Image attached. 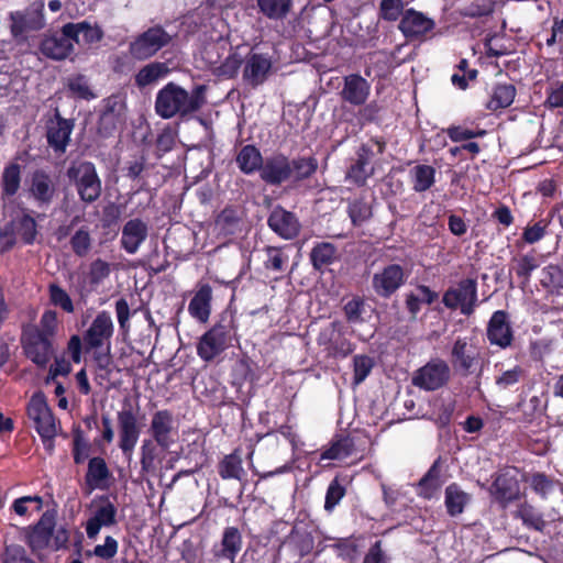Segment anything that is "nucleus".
<instances>
[{"instance_id":"obj_1","label":"nucleus","mask_w":563,"mask_h":563,"mask_svg":"<svg viewBox=\"0 0 563 563\" xmlns=\"http://www.w3.org/2000/svg\"><path fill=\"white\" fill-rule=\"evenodd\" d=\"M206 102V86H196L189 92L175 82H168L156 95L155 111L162 119L187 118Z\"/></svg>"},{"instance_id":"obj_2","label":"nucleus","mask_w":563,"mask_h":563,"mask_svg":"<svg viewBox=\"0 0 563 563\" xmlns=\"http://www.w3.org/2000/svg\"><path fill=\"white\" fill-rule=\"evenodd\" d=\"M201 57L213 75L223 78L234 77L243 63L242 55L223 38L207 44Z\"/></svg>"},{"instance_id":"obj_3","label":"nucleus","mask_w":563,"mask_h":563,"mask_svg":"<svg viewBox=\"0 0 563 563\" xmlns=\"http://www.w3.org/2000/svg\"><path fill=\"white\" fill-rule=\"evenodd\" d=\"M26 411L29 419L33 422L47 448L52 449V441L57 434L58 423L46 402L45 396L42 393H35L27 404Z\"/></svg>"},{"instance_id":"obj_4","label":"nucleus","mask_w":563,"mask_h":563,"mask_svg":"<svg viewBox=\"0 0 563 563\" xmlns=\"http://www.w3.org/2000/svg\"><path fill=\"white\" fill-rule=\"evenodd\" d=\"M67 177L74 184L80 199L85 202H93L101 195V180L96 167L90 162L74 163L67 169Z\"/></svg>"},{"instance_id":"obj_5","label":"nucleus","mask_w":563,"mask_h":563,"mask_svg":"<svg viewBox=\"0 0 563 563\" xmlns=\"http://www.w3.org/2000/svg\"><path fill=\"white\" fill-rule=\"evenodd\" d=\"M172 42L169 35L162 26L155 25L134 37L129 44V53L136 60L153 57L158 51Z\"/></svg>"},{"instance_id":"obj_6","label":"nucleus","mask_w":563,"mask_h":563,"mask_svg":"<svg viewBox=\"0 0 563 563\" xmlns=\"http://www.w3.org/2000/svg\"><path fill=\"white\" fill-rule=\"evenodd\" d=\"M25 186L29 198L41 207L51 205L57 192L53 175L43 168L33 170L27 176Z\"/></svg>"},{"instance_id":"obj_7","label":"nucleus","mask_w":563,"mask_h":563,"mask_svg":"<svg viewBox=\"0 0 563 563\" xmlns=\"http://www.w3.org/2000/svg\"><path fill=\"white\" fill-rule=\"evenodd\" d=\"M450 377L451 368L449 364L441 358H434L416 372L412 384L431 391L443 387L450 380Z\"/></svg>"},{"instance_id":"obj_8","label":"nucleus","mask_w":563,"mask_h":563,"mask_svg":"<svg viewBox=\"0 0 563 563\" xmlns=\"http://www.w3.org/2000/svg\"><path fill=\"white\" fill-rule=\"evenodd\" d=\"M119 429V448L130 460L139 441L142 424L131 406L122 408L117 416Z\"/></svg>"},{"instance_id":"obj_9","label":"nucleus","mask_w":563,"mask_h":563,"mask_svg":"<svg viewBox=\"0 0 563 563\" xmlns=\"http://www.w3.org/2000/svg\"><path fill=\"white\" fill-rule=\"evenodd\" d=\"M230 339L231 329L229 325L214 324L200 338L197 353L203 361L210 362L228 347Z\"/></svg>"},{"instance_id":"obj_10","label":"nucleus","mask_w":563,"mask_h":563,"mask_svg":"<svg viewBox=\"0 0 563 563\" xmlns=\"http://www.w3.org/2000/svg\"><path fill=\"white\" fill-rule=\"evenodd\" d=\"M117 508L108 497L95 498L90 504V517L85 529L89 539H95L101 528L111 527L117 522Z\"/></svg>"},{"instance_id":"obj_11","label":"nucleus","mask_w":563,"mask_h":563,"mask_svg":"<svg viewBox=\"0 0 563 563\" xmlns=\"http://www.w3.org/2000/svg\"><path fill=\"white\" fill-rule=\"evenodd\" d=\"M22 346L27 358L40 367H45L53 355L52 341L36 329H24Z\"/></svg>"},{"instance_id":"obj_12","label":"nucleus","mask_w":563,"mask_h":563,"mask_svg":"<svg viewBox=\"0 0 563 563\" xmlns=\"http://www.w3.org/2000/svg\"><path fill=\"white\" fill-rule=\"evenodd\" d=\"M477 300L476 282L464 279L456 287L450 288L443 296V303L450 309H460L462 313L473 312Z\"/></svg>"},{"instance_id":"obj_13","label":"nucleus","mask_w":563,"mask_h":563,"mask_svg":"<svg viewBox=\"0 0 563 563\" xmlns=\"http://www.w3.org/2000/svg\"><path fill=\"white\" fill-rule=\"evenodd\" d=\"M479 361V351L470 338H457L451 349V363L463 375L473 372Z\"/></svg>"},{"instance_id":"obj_14","label":"nucleus","mask_w":563,"mask_h":563,"mask_svg":"<svg viewBox=\"0 0 563 563\" xmlns=\"http://www.w3.org/2000/svg\"><path fill=\"white\" fill-rule=\"evenodd\" d=\"M44 3L36 1L25 11L13 12L11 19V32L14 36L22 35L31 31H37L44 27Z\"/></svg>"},{"instance_id":"obj_15","label":"nucleus","mask_w":563,"mask_h":563,"mask_svg":"<svg viewBox=\"0 0 563 563\" xmlns=\"http://www.w3.org/2000/svg\"><path fill=\"white\" fill-rule=\"evenodd\" d=\"M113 331L114 324L111 314L100 311L84 333L82 341L88 349H100L110 343Z\"/></svg>"},{"instance_id":"obj_16","label":"nucleus","mask_w":563,"mask_h":563,"mask_svg":"<svg viewBox=\"0 0 563 563\" xmlns=\"http://www.w3.org/2000/svg\"><path fill=\"white\" fill-rule=\"evenodd\" d=\"M405 279L404 268L398 264H390L374 274L372 286L378 296L388 298L405 283Z\"/></svg>"},{"instance_id":"obj_17","label":"nucleus","mask_w":563,"mask_h":563,"mask_svg":"<svg viewBox=\"0 0 563 563\" xmlns=\"http://www.w3.org/2000/svg\"><path fill=\"white\" fill-rule=\"evenodd\" d=\"M272 66L273 63L269 56L260 53H251L244 63V82L253 88L264 84L271 74Z\"/></svg>"},{"instance_id":"obj_18","label":"nucleus","mask_w":563,"mask_h":563,"mask_svg":"<svg viewBox=\"0 0 563 563\" xmlns=\"http://www.w3.org/2000/svg\"><path fill=\"white\" fill-rule=\"evenodd\" d=\"M267 223L276 234L285 240L296 238L300 231V223L297 217L280 206L273 209Z\"/></svg>"},{"instance_id":"obj_19","label":"nucleus","mask_w":563,"mask_h":563,"mask_svg":"<svg viewBox=\"0 0 563 563\" xmlns=\"http://www.w3.org/2000/svg\"><path fill=\"white\" fill-rule=\"evenodd\" d=\"M434 27V21L416 10H407L399 23V30L407 38H420Z\"/></svg>"},{"instance_id":"obj_20","label":"nucleus","mask_w":563,"mask_h":563,"mask_svg":"<svg viewBox=\"0 0 563 563\" xmlns=\"http://www.w3.org/2000/svg\"><path fill=\"white\" fill-rule=\"evenodd\" d=\"M288 158L284 155L267 157L261 167V178L269 185H280L290 180Z\"/></svg>"},{"instance_id":"obj_21","label":"nucleus","mask_w":563,"mask_h":563,"mask_svg":"<svg viewBox=\"0 0 563 563\" xmlns=\"http://www.w3.org/2000/svg\"><path fill=\"white\" fill-rule=\"evenodd\" d=\"M64 34L71 37L73 43L78 45H91L103 37V31L97 23L81 21L64 25Z\"/></svg>"},{"instance_id":"obj_22","label":"nucleus","mask_w":563,"mask_h":563,"mask_svg":"<svg viewBox=\"0 0 563 563\" xmlns=\"http://www.w3.org/2000/svg\"><path fill=\"white\" fill-rule=\"evenodd\" d=\"M148 234L147 224L141 219H131L122 228L121 246L129 253L137 252Z\"/></svg>"},{"instance_id":"obj_23","label":"nucleus","mask_w":563,"mask_h":563,"mask_svg":"<svg viewBox=\"0 0 563 563\" xmlns=\"http://www.w3.org/2000/svg\"><path fill=\"white\" fill-rule=\"evenodd\" d=\"M150 432L163 449H168L173 440V416L168 410H159L152 417Z\"/></svg>"},{"instance_id":"obj_24","label":"nucleus","mask_w":563,"mask_h":563,"mask_svg":"<svg viewBox=\"0 0 563 563\" xmlns=\"http://www.w3.org/2000/svg\"><path fill=\"white\" fill-rule=\"evenodd\" d=\"M73 123L69 120L63 119L58 113L47 123V142L58 152H65L68 145L70 133L73 131Z\"/></svg>"},{"instance_id":"obj_25","label":"nucleus","mask_w":563,"mask_h":563,"mask_svg":"<svg viewBox=\"0 0 563 563\" xmlns=\"http://www.w3.org/2000/svg\"><path fill=\"white\" fill-rule=\"evenodd\" d=\"M74 51V44L70 36L64 34V26L60 34H54L45 37L41 43V52L52 59H65Z\"/></svg>"},{"instance_id":"obj_26","label":"nucleus","mask_w":563,"mask_h":563,"mask_svg":"<svg viewBox=\"0 0 563 563\" xmlns=\"http://www.w3.org/2000/svg\"><path fill=\"white\" fill-rule=\"evenodd\" d=\"M369 95V84L360 75H349L344 78V86L341 90V98L353 104L365 103Z\"/></svg>"},{"instance_id":"obj_27","label":"nucleus","mask_w":563,"mask_h":563,"mask_svg":"<svg viewBox=\"0 0 563 563\" xmlns=\"http://www.w3.org/2000/svg\"><path fill=\"white\" fill-rule=\"evenodd\" d=\"M504 311H496L488 324L487 336L492 344L506 347L511 343L512 333Z\"/></svg>"},{"instance_id":"obj_28","label":"nucleus","mask_w":563,"mask_h":563,"mask_svg":"<svg viewBox=\"0 0 563 563\" xmlns=\"http://www.w3.org/2000/svg\"><path fill=\"white\" fill-rule=\"evenodd\" d=\"M212 289L209 285H201L189 302L190 314L201 322H207L210 316Z\"/></svg>"},{"instance_id":"obj_29","label":"nucleus","mask_w":563,"mask_h":563,"mask_svg":"<svg viewBox=\"0 0 563 563\" xmlns=\"http://www.w3.org/2000/svg\"><path fill=\"white\" fill-rule=\"evenodd\" d=\"M169 68L166 63L152 62L144 65L134 76V82L139 88H145L167 76Z\"/></svg>"},{"instance_id":"obj_30","label":"nucleus","mask_w":563,"mask_h":563,"mask_svg":"<svg viewBox=\"0 0 563 563\" xmlns=\"http://www.w3.org/2000/svg\"><path fill=\"white\" fill-rule=\"evenodd\" d=\"M371 158V151L362 146L357 153V161L350 167L346 179L357 186H363L372 175V168H367Z\"/></svg>"},{"instance_id":"obj_31","label":"nucleus","mask_w":563,"mask_h":563,"mask_svg":"<svg viewBox=\"0 0 563 563\" xmlns=\"http://www.w3.org/2000/svg\"><path fill=\"white\" fill-rule=\"evenodd\" d=\"M216 230L224 238L235 235L241 232L240 212L232 208H225L216 220Z\"/></svg>"},{"instance_id":"obj_32","label":"nucleus","mask_w":563,"mask_h":563,"mask_svg":"<svg viewBox=\"0 0 563 563\" xmlns=\"http://www.w3.org/2000/svg\"><path fill=\"white\" fill-rule=\"evenodd\" d=\"M241 548L242 537L240 531L234 527H229L223 532L221 549L217 552V556L228 559L233 563Z\"/></svg>"},{"instance_id":"obj_33","label":"nucleus","mask_w":563,"mask_h":563,"mask_svg":"<svg viewBox=\"0 0 563 563\" xmlns=\"http://www.w3.org/2000/svg\"><path fill=\"white\" fill-rule=\"evenodd\" d=\"M470 500L471 496L456 484H451L445 488V507L450 516L461 515Z\"/></svg>"},{"instance_id":"obj_34","label":"nucleus","mask_w":563,"mask_h":563,"mask_svg":"<svg viewBox=\"0 0 563 563\" xmlns=\"http://www.w3.org/2000/svg\"><path fill=\"white\" fill-rule=\"evenodd\" d=\"M263 158L260 151L253 145L244 146L236 157L240 169L245 174H252L263 165Z\"/></svg>"},{"instance_id":"obj_35","label":"nucleus","mask_w":563,"mask_h":563,"mask_svg":"<svg viewBox=\"0 0 563 563\" xmlns=\"http://www.w3.org/2000/svg\"><path fill=\"white\" fill-rule=\"evenodd\" d=\"M21 185V167L16 162L8 164L2 173L1 188L5 196H14Z\"/></svg>"},{"instance_id":"obj_36","label":"nucleus","mask_w":563,"mask_h":563,"mask_svg":"<svg viewBox=\"0 0 563 563\" xmlns=\"http://www.w3.org/2000/svg\"><path fill=\"white\" fill-rule=\"evenodd\" d=\"M219 474L223 479L241 481L245 474L241 456L236 452L224 456L219 464Z\"/></svg>"},{"instance_id":"obj_37","label":"nucleus","mask_w":563,"mask_h":563,"mask_svg":"<svg viewBox=\"0 0 563 563\" xmlns=\"http://www.w3.org/2000/svg\"><path fill=\"white\" fill-rule=\"evenodd\" d=\"M290 179L294 181H300L309 178L316 173L318 168V162L313 157H300L297 159L289 161Z\"/></svg>"},{"instance_id":"obj_38","label":"nucleus","mask_w":563,"mask_h":563,"mask_svg":"<svg viewBox=\"0 0 563 563\" xmlns=\"http://www.w3.org/2000/svg\"><path fill=\"white\" fill-rule=\"evenodd\" d=\"M413 190L422 192L434 184L435 169L429 165H417L411 169Z\"/></svg>"},{"instance_id":"obj_39","label":"nucleus","mask_w":563,"mask_h":563,"mask_svg":"<svg viewBox=\"0 0 563 563\" xmlns=\"http://www.w3.org/2000/svg\"><path fill=\"white\" fill-rule=\"evenodd\" d=\"M516 88L512 85H498L495 87L487 107L490 110L509 107L515 99Z\"/></svg>"},{"instance_id":"obj_40","label":"nucleus","mask_w":563,"mask_h":563,"mask_svg":"<svg viewBox=\"0 0 563 563\" xmlns=\"http://www.w3.org/2000/svg\"><path fill=\"white\" fill-rule=\"evenodd\" d=\"M261 11L271 19L284 18L290 10L291 0H257Z\"/></svg>"},{"instance_id":"obj_41","label":"nucleus","mask_w":563,"mask_h":563,"mask_svg":"<svg viewBox=\"0 0 563 563\" xmlns=\"http://www.w3.org/2000/svg\"><path fill=\"white\" fill-rule=\"evenodd\" d=\"M13 225V233L20 235L24 243L31 244L34 242L37 231L36 222L31 216H22L14 221Z\"/></svg>"},{"instance_id":"obj_42","label":"nucleus","mask_w":563,"mask_h":563,"mask_svg":"<svg viewBox=\"0 0 563 563\" xmlns=\"http://www.w3.org/2000/svg\"><path fill=\"white\" fill-rule=\"evenodd\" d=\"M91 245L92 239L86 227L78 229L70 238L71 250L79 257L87 256L91 250Z\"/></svg>"},{"instance_id":"obj_43","label":"nucleus","mask_w":563,"mask_h":563,"mask_svg":"<svg viewBox=\"0 0 563 563\" xmlns=\"http://www.w3.org/2000/svg\"><path fill=\"white\" fill-rule=\"evenodd\" d=\"M109 476V470L103 459L93 457L89 461L86 475L87 483L93 488Z\"/></svg>"},{"instance_id":"obj_44","label":"nucleus","mask_w":563,"mask_h":563,"mask_svg":"<svg viewBox=\"0 0 563 563\" xmlns=\"http://www.w3.org/2000/svg\"><path fill=\"white\" fill-rule=\"evenodd\" d=\"M311 261L317 269L331 264L335 258V247L331 243H321L311 251Z\"/></svg>"},{"instance_id":"obj_45","label":"nucleus","mask_w":563,"mask_h":563,"mask_svg":"<svg viewBox=\"0 0 563 563\" xmlns=\"http://www.w3.org/2000/svg\"><path fill=\"white\" fill-rule=\"evenodd\" d=\"M541 285L550 290L563 287V272L558 265H549L541 272Z\"/></svg>"},{"instance_id":"obj_46","label":"nucleus","mask_w":563,"mask_h":563,"mask_svg":"<svg viewBox=\"0 0 563 563\" xmlns=\"http://www.w3.org/2000/svg\"><path fill=\"white\" fill-rule=\"evenodd\" d=\"M525 376V371L521 366H515L510 369L503 372L496 377L495 384L501 389L506 390L517 385Z\"/></svg>"},{"instance_id":"obj_47","label":"nucleus","mask_w":563,"mask_h":563,"mask_svg":"<svg viewBox=\"0 0 563 563\" xmlns=\"http://www.w3.org/2000/svg\"><path fill=\"white\" fill-rule=\"evenodd\" d=\"M57 323L56 312L53 310H46L42 314L38 325H30L26 329H36L40 334L51 340L57 330Z\"/></svg>"},{"instance_id":"obj_48","label":"nucleus","mask_w":563,"mask_h":563,"mask_svg":"<svg viewBox=\"0 0 563 563\" xmlns=\"http://www.w3.org/2000/svg\"><path fill=\"white\" fill-rule=\"evenodd\" d=\"M353 444L347 438L335 441L327 451L321 455L323 460H340L349 456L352 453Z\"/></svg>"},{"instance_id":"obj_49","label":"nucleus","mask_w":563,"mask_h":563,"mask_svg":"<svg viewBox=\"0 0 563 563\" xmlns=\"http://www.w3.org/2000/svg\"><path fill=\"white\" fill-rule=\"evenodd\" d=\"M538 267V263L532 255H523L512 260V269L527 283L532 271Z\"/></svg>"},{"instance_id":"obj_50","label":"nucleus","mask_w":563,"mask_h":563,"mask_svg":"<svg viewBox=\"0 0 563 563\" xmlns=\"http://www.w3.org/2000/svg\"><path fill=\"white\" fill-rule=\"evenodd\" d=\"M51 302L60 307L66 312L74 311V305L69 295L58 285L52 284L48 287Z\"/></svg>"},{"instance_id":"obj_51","label":"nucleus","mask_w":563,"mask_h":563,"mask_svg":"<svg viewBox=\"0 0 563 563\" xmlns=\"http://www.w3.org/2000/svg\"><path fill=\"white\" fill-rule=\"evenodd\" d=\"M349 214L353 224L360 225L371 218L372 210L366 202L362 200H355L350 203Z\"/></svg>"},{"instance_id":"obj_52","label":"nucleus","mask_w":563,"mask_h":563,"mask_svg":"<svg viewBox=\"0 0 563 563\" xmlns=\"http://www.w3.org/2000/svg\"><path fill=\"white\" fill-rule=\"evenodd\" d=\"M374 361L366 355H356L354 357V384H361L371 373Z\"/></svg>"},{"instance_id":"obj_53","label":"nucleus","mask_w":563,"mask_h":563,"mask_svg":"<svg viewBox=\"0 0 563 563\" xmlns=\"http://www.w3.org/2000/svg\"><path fill=\"white\" fill-rule=\"evenodd\" d=\"M345 494L344 487L335 478L333 479L327 490L324 509L332 511V509L340 503Z\"/></svg>"},{"instance_id":"obj_54","label":"nucleus","mask_w":563,"mask_h":563,"mask_svg":"<svg viewBox=\"0 0 563 563\" xmlns=\"http://www.w3.org/2000/svg\"><path fill=\"white\" fill-rule=\"evenodd\" d=\"M402 0H382L379 13L384 20L396 21L402 11Z\"/></svg>"},{"instance_id":"obj_55","label":"nucleus","mask_w":563,"mask_h":563,"mask_svg":"<svg viewBox=\"0 0 563 563\" xmlns=\"http://www.w3.org/2000/svg\"><path fill=\"white\" fill-rule=\"evenodd\" d=\"M156 446L151 440H144L141 446V466L142 471L151 472L154 470L156 459Z\"/></svg>"},{"instance_id":"obj_56","label":"nucleus","mask_w":563,"mask_h":563,"mask_svg":"<svg viewBox=\"0 0 563 563\" xmlns=\"http://www.w3.org/2000/svg\"><path fill=\"white\" fill-rule=\"evenodd\" d=\"M343 310L349 322H360L364 310V300L360 297H354L344 305Z\"/></svg>"},{"instance_id":"obj_57","label":"nucleus","mask_w":563,"mask_h":563,"mask_svg":"<svg viewBox=\"0 0 563 563\" xmlns=\"http://www.w3.org/2000/svg\"><path fill=\"white\" fill-rule=\"evenodd\" d=\"M110 274V265L101 258L91 262L89 268V278L92 284H99Z\"/></svg>"},{"instance_id":"obj_58","label":"nucleus","mask_w":563,"mask_h":563,"mask_svg":"<svg viewBox=\"0 0 563 563\" xmlns=\"http://www.w3.org/2000/svg\"><path fill=\"white\" fill-rule=\"evenodd\" d=\"M68 88L75 96L79 98L89 99L93 97L88 81L84 76L70 78L68 81Z\"/></svg>"},{"instance_id":"obj_59","label":"nucleus","mask_w":563,"mask_h":563,"mask_svg":"<svg viewBox=\"0 0 563 563\" xmlns=\"http://www.w3.org/2000/svg\"><path fill=\"white\" fill-rule=\"evenodd\" d=\"M118 552V542L114 538L108 536L102 544H98L93 549V554L100 559H112Z\"/></svg>"},{"instance_id":"obj_60","label":"nucleus","mask_w":563,"mask_h":563,"mask_svg":"<svg viewBox=\"0 0 563 563\" xmlns=\"http://www.w3.org/2000/svg\"><path fill=\"white\" fill-rule=\"evenodd\" d=\"M89 444L82 439L81 435H76L74 439V460L75 463L81 464L89 456Z\"/></svg>"},{"instance_id":"obj_61","label":"nucleus","mask_w":563,"mask_h":563,"mask_svg":"<svg viewBox=\"0 0 563 563\" xmlns=\"http://www.w3.org/2000/svg\"><path fill=\"white\" fill-rule=\"evenodd\" d=\"M448 134L453 142H461L464 140H471L476 136H482L485 134V131L474 132L468 129L453 126L448 130Z\"/></svg>"},{"instance_id":"obj_62","label":"nucleus","mask_w":563,"mask_h":563,"mask_svg":"<svg viewBox=\"0 0 563 563\" xmlns=\"http://www.w3.org/2000/svg\"><path fill=\"white\" fill-rule=\"evenodd\" d=\"M549 109L563 108V81L555 88H551L544 101Z\"/></svg>"},{"instance_id":"obj_63","label":"nucleus","mask_w":563,"mask_h":563,"mask_svg":"<svg viewBox=\"0 0 563 563\" xmlns=\"http://www.w3.org/2000/svg\"><path fill=\"white\" fill-rule=\"evenodd\" d=\"M531 486L536 492L545 495L553 487V483L545 475L537 473L531 477Z\"/></svg>"},{"instance_id":"obj_64","label":"nucleus","mask_w":563,"mask_h":563,"mask_svg":"<svg viewBox=\"0 0 563 563\" xmlns=\"http://www.w3.org/2000/svg\"><path fill=\"white\" fill-rule=\"evenodd\" d=\"M380 545V541L375 542L365 555L363 563H387Z\"/></svg>"}]
</instances>
